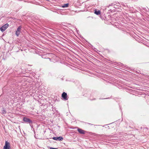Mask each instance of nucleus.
<instances>
[{
	"mask_svg": "<svg viewBox=\"0 0 149 149\" xmlns=\"http://www.w3.org/2000/svg\"><path fill=\"white\" fill-rule=\"evenodd\" d=\"M8 25H9L8 24H5L0 28V30L2 32H3L8 27Z\"/></svg>",
	"mask_w": 149,
	"mask_h": 149,
	"instance_id": "obj_2",
	"label": "nucleus"
},
{
	"mask_svg": "<svg viewBox=\"0 0 149 149\" xmlns=\"http://www.w3.org/2000/svg\"><path fill=\"white\" fill-rule=\"evenodd\" d=\"M58 139L59 141H62L63 139L62 137H61V136L59 137H58Z\"/></svg>",
	"mask_w": 149,
	"mask_h": 149,
	"instance_id": "obj_8",
	"label": "nucleus"
},
{
	"mask_svg": "<svg viewBox=\"0 0 149 149\" xmlns=\"http://www.w3.org/2000/svg\"><path fill=\"white\" fill-rule=\"evenodd\" d=\"M23 120L26 122H28L30 123L31 122V120L28 118H24L23 119Z\"/></svg>",
	"mask_w": 149,
	"mask_h": 149,
	"instance_id": "obj_6",
	"label": "nucleus"
},
{
	"mask_svg": "<svg viewBox=\"0 0 149 149\" xmlns=\"http://www.w3.org/2000/svg\"><path fill=\"white\" fill-rule=\"evenodd\" d=\"M21 26H19L17 29L16 32L15 34L17 36H18L20 34V33L21 31Z\"/></svg>",
	"mask_w": 149,
	"mask_h": 149,
	"instance_id": "obj_3",
	"label": "nucleus"
},
{
	"mask_svg": "<svg viewBox=\"0 0 149 149\" xmlns=\"http://www.w3.org/2000/svg\"><path fill=\"white\" fill-rule=\"evenodd\" d=\"M68 6V4L67 3V4H64L63 6H62V7L63 8H65V7H67Z\"/></svg>",
	"mask_w": 149,
	"mask_h": 149,
	"instance_id": "obj_9",
	"label": "nucleus"
},
{
	"mask_svg": "<svg viewBox=\"0 0 149 149\" xmlns=\"http://www.w3.org/2000/svg\"><path fill=\"white\" fill-rule=\"evenodd\" d=\"M62 97L65 100H68L67 94L65 92H63L62 94Z\"/></svg>",
	"mask_w": 149,
	"mask_h": 149,
	"instance_id": "obj_4",
	"label": "nucleus"
},
{
	"mask_svg": "<svg viewBox=\"0 0 149 149\" xmlns=\"http://www.w3.org/2000/svg\"><path fill=\"white\" fill-rule=\"evenodd\" d=\"M58 139V138L57 137H54L53 138V139L54 140H57Z\"/></svg>",
	"mask_w": 149,
	"mask_h": 149,
	"instance_id": "obj_10",
	"label": "nucleus"
},
{
	"mask_svg": "<svg viewBox=\"0 0 149 149\" xmlns=\"http://www.w3.org/2000/svg\"><path fill=\"white\" fill-rule=\"evenodd\" d=\"M94 13L97 15H99L100 14V10H95Z\"/></svg>",
	"mask_w": 149,
	"mask_h": 149,
	"instance_id": "obj_7",
	"label": "nucleus"
},
{
	"mask_svg": "<svg viewBox=\"0 0 149 149\" xmlns=\"http://www.w3.org/2000/svg\"><path fill=\"white\" fill-rule=\"evenodd\" d=\"M46 0L48 1H49V0Z\"/></svg>",
	"mask_w": 149,
	"mask_h": 149,
	"instance_id": "obj_12",
	"label": "nucleus"
},
{
	"mask_svg": "<svg viewBox=\"0 0 149 149\" xmlns=\"http://www.w3.org/2000/svg\"><path fill=\"white\" fill-rule=\"evenodd\" d=\"M3 149H11L10 145V143L8 141H5V145L3 146Z\"/></svg>",
	"mask_w": 149,
	"mask_h": 149,
	"instance_id": "obj_1",
	"label": "nucleus"
},
{
	"mask_svg": "<svg viewBox=\"0 0 149 149\" xmlns=\"http://www.w3.org/2000/svg\"><path fill=\"white\" fill-rule=\"evenodd\" d=\"M77 130L79 133L82 134H84L86 132L84 130L79 128L77 129Z\"/></svg>",
	"mask_w": 149,
	"mask_h": 149,
	"instance_id": "obj_5",
	"label": "nucleus"
},
{
	"mask_svg": "<svg viewBox=\"0 0 149 149\" xmlns=\"http://www.w3.org/2000/svg\"><path fill=\"white\" fill-rule=\"evenodd\" d=\"M2 113H6V112L5 110H3L2 111Z\"/></svg>",
	"mask_w": 149,
	"mask_h": 149,
	"instance_id": "obj_11",
	"label": "nucleus"
}]
</instances>
